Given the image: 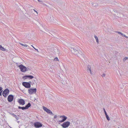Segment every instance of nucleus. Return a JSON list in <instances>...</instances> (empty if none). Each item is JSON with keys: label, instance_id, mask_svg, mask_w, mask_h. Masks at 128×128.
<instances>
[{"label": "nucleus", "instance_id": "2", "mask_svg": "<svg viewBox=\"0 0 128 128\" xmlns=\"http://www.w3.org/2000/svg\"><path fill=\"white\" fill-rule=\"evenodd\" d=\"M47 19L49 22L52 24L56 23L57 21V20L51 15L48 16Z\"/></svg>", "mask_w": 128, "mask_h": 128}, {"label": "nucleus", "instance_id": "22", "mask_svg": "<svg viewBox=\"0 0 128 128\" xmlns=\"http://www.w3.org/2000/svg\"><path fill=\"white\" fill-rule=\"evenodd\" d=\"M31 104L30 103H28L25 106L26 109H28L31 106Z\"/></svg>", "mask_w": 128, "mask_h": 128}, {"label": "nucleus", "instance_id": "36", "mask_svg": "<svg viewBox=\"0 0 128 128\" xmlns=\"http://www.w3.org/2000/svg\"><path fill=\"white\" fill-rule=\"evenodd\" d=\"M31 46H32L38 52V50L36 49L32 45H31Z\"/></svg>", "mask_w": 128, "mask_h": 128}, {"label": "nucleus", "instance_id": "29", "mask_svg": "<svg viewBox=\"0 0 128 128\" xmlns=\"http://www.w3.org/2000/svg\"><path fill=\"white\" fill-rule=\"evenodd\" d=\"M12 115H13V116L17 120H18V118L16 115H15L14 114H12Z\"/></svg>", "mask_w": 128, "mask_h": 128}, {"label": "nucleus", "instance_id": "24", "mask_svg": "<svg viewBox=\"0 0 128 128\" xmlns=\"http://www.w3.org/2000/svg\"><path fill=\"white\" fill-rule=\"evenodd\" d=\"M94 37L95 39L96 40L97 43V44H98L99 41H98V37L96 35H94Z\"/></svg>", "mask_w": 128, "mask_h": 128}, {"label": "nucleus", "instance_id": "33", "mask_svg": "<svg viewBox=\"0 0 128 128\" xmlns=\"http://www.w3.org/2000/svg\"><path fill=\"white\" fill-rule=\"evenodd\" d=\"M54 61H58L59 60L57 57L55 58L54 59Z\"/></svg>", "mask_w": 128, "mask_h": 128}, {"label": "nucleus", "instance_id": "35", "mask_svg": "<svg viewBox=\"0 0 128 128\" xmlns=\"http://www.w3.org/2000/svg\"><path fill=\"white\" fill-rule=\"evenodd\" d=\"M23 78L24 79H26L28 78V76H24L23 77Z\"/></svg>", "mask_w": 128, "mask_h": 128}, {"label": "nucleus", "instance_id": "39", "mask_svg": "<svg viewBox=\"0 0 128 128\" xmlns=\"http://www.w3.org/2000/svg\"><path fill=\"white\" fill-rule=\"evenodd\" d=\"M113 3L114 4H116L117 3V2H116L114 1L113 2Z\"/></svg>", "mask_w": 128, "mask_h": 128}, {"label": "nucleus", "instance_id": "26", "mask_svg": "<svg viewBox=\"0 0 128 128\" xmlns=\"http://www.w3.org/2000/svg\"><path fill=\"white\" fill-rule=\"evenodd\" d=\"M38 1L39 2H40L41 4H42L43 5H45L43 1L42 0H38Z\"/></svg>", "mask_w": 128, "mask_h": 128}, {"label": "nucleus", "instance_id": "45", "mask_svg": "<svg viewBox=\"0 0 128 128\" xmlns=\"http://www.w3.org/2000/svg\"><path fill=\"white\" fill-rule=\"evenodd\" d=\"M2 92H0V96H2Z\"/></svg>", "mask_w": 128, "mask_h": 128}, {"label": "nucleus", "instance_id": "47", "mask_svg": "<svg viewBox=\"0 0 128 128\" xmlns=\"http://www.w3.org/2000/svg\"><path fill=\"white\" fill-rule=\"evenodd\" d=\"M26 36H27V35H26Z\"/></svg>", "mask_w": 128, "mask_h": 128}, {"label": "nucleus", "instance_id": "21", "mask_svg": "<svg viewBox=\"0 0 128 128\" xmlns=\"http://www.w3.org/2000/svg\"><path fill=\"white\" fill-rule=\"evenodd\" d=\"M114 12L115 13H114V14L116 16L119 17L120 16V14L119 13H118V12H117V11H116V13L115 11H114Z\"/></svg>", "mask_w": 128, "mask_h": 128}, {"label": "nucleus", "instance_id": "5", "mask_svg": "<svg viewBox=\"0 0 128 128\" xmlns=\"http://www.w3.org/2000/svg\"><path fill=\"white\" fill-rule=\"evenodd\" d=\"M18 67L19 68L20 70L22 72H25L26 71L28 70V68L24 66L22 64L18 66Z\"/></svg>", "mask_w": 128, "mask_h": 128}, {"label": "nucleus", "instance_id": "15", "mask_svg": "<svg viewBox=\"0 0 128 128\" xmlns=\"http://www.w3.org/2000/svg\"><path fill=\"white\" fill-rule=\"evenodd\" d=\"M61 80V82L63 85H65L66 84L67 78L65 77H63Z\"/></svg>", "mask_w": 128, "mask_h": 128}, {"label": "nucleus", "instance_id": "34", "mask_svg": "<svg viewBox=\"0 0 128 128\" xmlns=\"http://www.w3.org/2000/svg\"><path fill=\"white\" fill-rule=\"evenodd\" d=\"M118 32L119 34H121L122 36H123L124 34L122 33L119 32Z\"/></svg>", "mask_w": 128, "mask_h": 128}, {"label": "nucleus", "instance_id": "18", "mask_svg": "<svg viewBox=\"0 0 128 128\" xmlns=\"http://www.w3.org/2000/svg\"><path fill=\"white\" fill-rule=\"evenodd\" d=\"M9 92V90L8 88L6 89L3 92L2 95H4V93L5 94L8 95Z\"/></svg>", "mask_w": 128, "mask_h": 128}, {"label": "nucleus", "instance_id": "41", "mask_svg": "<svg viewBox=\"0 0 128 128\" xmlns=\"http://www.w3.org/2000/svg\"><path fill=\"white\" fill-rule=\"evenodd\" d=\"M4 97H6V96H7V95L6 94H5L4 93V95H3Z\"/></svg>", "mask_w": 128, "mask_h": 128}, {"label": "nucleus", "instance_id": "13", "mask_svg": "<svg viewBox=\"0 0 128 128\" xmlns=\"http://www.w3.org/2000/svg\"><path fill=\"white\" fill-rule=\"evenodd\" d=\"M28 91L30 94H34L36 92V88L34 89H32L31 88L28 90Z\"/></svg>", "mask_w": 128, "mask_h": 128}, {"label": "nucleus", "instance_id": "1", "mask_svg": "<svg viewBox=\"0 0 128 128\" xmlns=\"http://www.w3.org/2000/svg\"><path fill=\"white\" fill-rule=\"evenodd\" d=\"M86 71L90 75H94L95 74L94 68L90 65L88 66L86 68Z\"/></svg>", "mask_w": 128, "mask_h": 128}, {"label": "nucleus", "instance_id": "23", "mask_svg": "<svg viewBox=\"0 0 128 128\" xmlns=\"http://www.w3.org/2000/svg\"><path fill=\"white\" fill-rule=\"evenodd\" d=\"M0 49L1 50L4 51H6V50L1 45H0Z\"/></svg>", "mask_w": 128, "mask_h": 128}, {"label": "nucleus", "instance_id": "17", "mask_svg": "<svg viewBox=\"0 0 128 128\" xmlns=\"http://www.w3.org/2000/svg\"><path fill=\"white\" fill-rule=\"evenodd\" d=\"M18 102L20 104L23 105L25 104V101L24 100L22 99H20L18 100Z\"/></svg>", "mask_w": 128, "mask_h": 128}, {"label": "nucleus", "instance_id": "44", "mask_svg": "<svg viewBox=\"0 0 128 128\" xmlns=\"http://www.w3.org/2000/svg\"><path fill=\"white\" fill-rule=\"evenodd\" d=\"M2 88L1 87H0V92L2 91Z\"/></svg>", "mask_w": 128, "mask_h": 128}, {"label": "nucleus", "instance_id": "19", "mask_svg": "<svg viewBox=\"0 0 128 128\" xmlns=\"http://www.w3.org/2000/svg\"><path fill=\"white\" fill-rule=\"evenodd\" d=\"M48 33L50 32V33H51L52 34H51V35H49L50 36L52 35L55 37V33L54 32L52 31H50L48 30Z\"/></svg>", "mask_w": 128, "mask_h": 128}, {"label": "nucleus", "instance_id": "25", "mask_svg": "<svg viewBox=\"0 0 128 128\" xmlns=\"http://www.w3.org/2000/svg\"><path fill=\"white\" fill-rule=\"evenodd\" d=\"M92 6H93L94 7H96L98 5V3H94L92 4Z\"/></svg>", "mask_w": 128, "mask_h": 128}, {"label": "nucleus", "instance_id": "37", "mask_svg": "<svg viewBox=\"0 0 128 128\" xmlns=\"http://www.w3.org/2000/svg\"><path fill=\"white\" fill-rule=\"evenodd\" d=\"M3 8L2 7L0 6V12L2 11L3 10Z\"/></svg>", "mask_w": 128, "mask_h": 128}, {"label": "nucleus", "instance_id": "16", "mask_svg": "<svg viewBox=\"0 0 128 128\" xmlns=\"http://www.w3.org/2000/svg\"><path fill=\"white\" fill-rule=\"evenodd\" d=\"M53 52L55 54H58L60 53L59 50L58 49L56 48L55 47L54 48V50Z\"/></svg>", "mask_w": 128, "mask_h": 128}, {"label": "nucleus", "instance_id": "14", "mask_svg": "<svg viewBox=\"0 0 128 128\" xmlns=\"http://www.w3.org/2000/svg\"><path fill=\"white\" fill-rule=\"evenodd\" d=\"M14 99V96L12 95H9L8 98V100L9 102H12Z\"/></svg>", "mask_w": 128, "mask_h": 128}, {"label": "nucleus", "instance_id": "4", "mask_svg": "<svg viewBox=\"0 0 128 128\" xmlns=\"http://www.w3.org/2000/svg\"><path fill=\"white\" fill-rule=\"evenodd\" d=\"M30 16V14L27 12H24L20 15V17L22 19H26Z\"/></svg>", "mask_w": 128, "mask_h": 128}, {"label": "nucleus", "instance_id": "20", "mask_svg": "<svg viewBox=\"0 0 128 128\" xmlns=\"http://www.w3.org/2000/svg\"><path fill=\"white\" fill-rule=\"evenodd\" d=\"M33 10L34 11V12H33L32 11V12H33V13L36 16H38V13L34 9Z\"/></svg>", "mask_w": 128, "mask_h": 128}, {"label": "nucleus", "instance_id": "8", "mask_svg": "<svg viewBox=\"0 0 128 128\" xmlns=\"http://www.w3.org/2000/svg\"><path fill=\"white\" fill-rule=\"evenodd\" d=\"M43 110L46 112L48 113L49 114H50L52 115H54V114L50 110L47 108L46 107L43 106Z\"/></svg>", "mask_w": 128, "mask_h": 128}, {"label": "nucleus", "instance_id": "30", "mask_svg": "<svg viewBox=\"0 0 128 128\" xmlns=\"http://www.w3.org/2000/svg\"><path fill=\"white\" fill-rule=\"evenodd\" d=\"M28 78L31 79L34 78V77L32 76H28Z\"/></svg>", "mask_w": 128, "mask_h": 128}, {"label": "nucleus", "instance_id": "7", "mask_svg": "<svg viewBox=\"0 0 128 128\" xmlns=\"http://www.w3.org/2000/svg\"><path fill=\"white\" fill-rule=\"evenodd\" d=\"M70 122H65L62 125V126L63 128H66L68 127L70 125Z\"/></svg>", "mask_w": 128, "mask_h": 128}, {"label": "nucleus", "instance_id": "9", "mask_svg": "<svg viewBox=\"0 0 128 128\" xmlns=\"http://www.w3.org/2000/svg\"><path fill=\"white\" fill-rule=\"evenodd\" d=\"M76 55L82 58H84V54L82 52L80 51L79 52L78 51V53Z\"/></svg>", "mask_w": 128, "mask_h": 128}, {"label": "nucleus", "instance_id": "10", "mask_svg": "<svg viewBox=\"0 0 128 128\" xmlns=\"http://www.w3.org/2000/svg\"><path fill=\"white\" fill-rule=\"evenodd\" d=\"M22 84L26 88H30V84L29 82H23L22 83Z\"/></svg>", "mask_w": 128, "mask_h": 128}, {"label": "nucleus", "instance_id": "3", "mask_svg": "<svg viewBox=\"0 0 128 128\" xmlns=\"http://www.w3.org/2000/svg\"><path fill=\"white\" fill-rule=\"evenodd\" d=\"M67 119V117L64 116H60L57 119L58 122H64Z\"/></svg>", "mask_w": 128, "mask_h": 128}, {"label": "nucleus", "instance_id": "43", "mask_svg": "<svg viewBox=\"0 0 128 128\" xmlns=\"http://www.w3.org/2000/svg\"><path fill=\"white\" fill-rule=\"evenodd\" d=\"M123 36L125 37L126 38H128V36H126V35H125L124 34V36Z\"/></svg>", "mask_w": 128, "mask_h": 128}, {"label": "nucleus", "instance_id": "40", "mask_svg": "<svg viewBox=\"0 0 128 128\" xmlns=\"http://www.w3.org/2000/svg\"><path fill=\"white\" fill-rule=\"evenodd\" d=\"M105 75L106 74H103L102 75V76L103 77H104L105 76Z\"/></svg>", "mask_w": 128, "mask_h": 128}, {"label": "nucleus", "instance_id": "28", "mask_svg": "<svg viewBox=\"0 0 128 128\" xmlns=\"http://www.w3.org/2000/svg\"><path fill=\"white\" fill-rule=\"evenodd\" d=\"M106 117L107 119V120H110V119L109 117L108 116V115L107 114L106 115Z\"/></svg>", "mask_w": 128, "mask_h": 128}, {"label": "nucleus", "instance_id": "12", "mask_svg": "<svg viewBox=\"0 0 128 128\" xmlns=\"http://www.w3.org/2000/svg\"><path fill=\"white\" fill-rule=\"evenodd\" d=\"M71 52L73 54L76 55L78 53V51L73 48H72L71 49Z\"/></svg>", "mask_w": 128, "mask_h": 128}, {"label": "nucleus", "instance_id": "6", "mask_svg": "<svg viewBox=\"0 0 128 128\" xmlns=\"http://www.w3.org/2000/svg\"><path fill=\"white\" fill-rule=\"evenodd\" d=\"M39 28L42 32L45 33L49 35H50L51 34H52L51 33H50V32L48 33V30H46L45 28L41 25L40 26Z\"/></svg>", "mask_w": 128, "mask_h": 128}, {"label": "nucleus", "instance_id": "27", "mask_svg": "<svg viewBox=\"0 0 128 128\" xmlns=\"http://www.w3.org/2000/svg\"><path fill=\"white\" fill-rule=\"evenodd\" d=\"M18 108L20 109H22V110H24L26 109L25 107H21L20 106H18Z\"/></svg>", "mask_w": 128, "mask_h": 128}, {"label": "nucleus", "instance_id": "38", "mask_svg": "<svg viewBox=\"0 0 128 128\" xmlns=\"http://www.w3.org/2000/svg\"><path fill=\"white\" fill-rule=\"evenodd\" d=\"M103 110H104V111L105 115H106L107 114L104 108H103Z\"/></svg>", "mask_w": 128, "mask_h": 128}, {"label": "nucleus", "instance_id": "46", "mask_svg": "<svg viewBox=\"0 0 128 128\" xmlns=\"http://www.w3.org/2000/svg\"><path fill=\"white\" fill-rule=\"evenodd\" d=\"M36 80H34V81H36Z\"/></svg>", "mask_w": 128, "mask_h": 128}, {"label": "nucleus", "instance_id": "31", "mask_svg": "<svg viewBox=\"0 0 128 128\" xmlns=\"http://www.w3.org/2000/svg\"><path fill=\"white\" fill-rule=\"evenodd\" d=\"M127 59H128V58L127 57H125L124 58L123 60V62H124Z\"/></svg>", "mask_w": 128, "mask_h": 128}, {"label": "nucleus", "instance_id": "32", "mask_svg": "<svg viewBox=\"0 0 128 128\" xmlns=\"http://www.w3.org/2000/svg\"><path fill=\"white\" fill-rule=\"evenodd\" d=\"M20 44H21V45L22 46H25V47H27V45L25 44H22L21 43H20Z\"/></svg>", "mask_w": 128, "mask_h": 128}, {"label": "nucleus", "instance_id": "42", "mask_svg": "<svg viewBox=\"0 0 128 128\" xmlns=\"http://www.w3.org/2000/svg\"><path fill=\"white\" fill-rule=\"evenodd\" d=\"M57 116L56 115H55V116L54 117V119H56L57 118Z\"/></svg>", "mask_w": 128, "mask_h": 128}, {"label": "nucleus", "instance_id": "11", "mask_svg": "<svg viewBox=\"0 0 128 128\" xmlns=\"http://www.w3.org/2000/svg\"><path fill=\"white\" fill-rule=\"evenodd\" d=\"M34 126L36 128H38L42 127V125L40 123L36 122L34 123Z\"/></svg>", "mask_w": 128, "mask_h": 128}]
</instances>
